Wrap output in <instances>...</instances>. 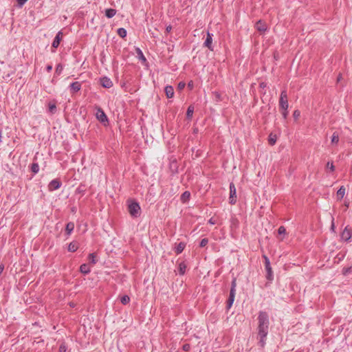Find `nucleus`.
<instances>
[{
    "mask_svg": "<svg viewBox=\"0 0 352 352\" xmlns=\"http://www.w3.org/2000/svg\"><path fill=\"white\" fill-rule=\"evenodd\" d=\"M62 183L59 179H54L52 180L48 184V190L54 191L60 188Z\"/></svg>",
    "mask_w": 352,
    "mask_h": 352,
    "instance_id": "nucleus-7",
    "label": "nucleus"
},
{
    "mask_svg": "<svg viewBox=\"0 0 352 352\" xmlns=\"http://www.w3.org/2000/svg\"><path fill=\"white\" fill-rule=\"evenodd\" d=\"M235 294L236 293L235 292H230V294H229V297H228V299L227 300V309H229L231 308V307L232 306V304L234 301V298H235Z\"/></svg>",
    "mask_w": 352,
    "mask_h": 352,
    "instance_id": "nucleus-14",
    "label": "nucleus"
},
{
    "mask_svg": "<svg viewBox=\"0 0 352 352\" xmlns=\"http://www.w3.org/2000/svg\"><path fill=\"white\" fill-rule=\"evenodd\" d=\"M212 36H213V34L212 33H210L209 32H208L206 39L205 42L204 43V46L208 47L211 51H213Z\"/></svg>",
    "mask_w": 352,
    "mask_h": 352,
    "instance_id": "nucleus-9",
    "label": "nucleus"
},
{
    "mask_svg": "<svg viewBox=\"0 0 352 352\" xmlns=\"http://www.w3.org/2000/svg\"><path fill=\"white\" fill-rule=\"evenodd\" d=\"M186 244L183 242H180L177 245L175 248V252L177 254H181L184 250Z\"/></svg>",
    "mask_w": 352,
    "mask_h": 352,
    "instance_id": "nucleus-19",
    "label": "nucleus"
},
{
    "mask_svg": "<svg viewBox=\"0 0 352 352\" xmlns=\"http://www.w3.org/2000/svg\"><path fill=\"white\" fill-rule=\"evenodd\" d=\"M341 239L344 241H349L351 237V230L346 227L341 233Z\"/></svg>",
    "mask_w": 352,
    "mask_h": 352,
    "instance_id": "nucleus-10",
    "label": "nucleus"
},
{
    "mask_svg": "<svg viewBox=\"0 0 352 352\" xmlns=\"http://www.w3.org/2000/svg\"><path fill=\"white\" fill-rule=\"evenodd\" d=\"M80 272L83 274H88L91 272V269L88 264L84 263L80 266Z\"/></svg>",
    "mask_w": 352,
    "mask_h": 352,
    "instance_id": "nucleus-16",
    "label": "nucleus"
},
{
    "mask_svg": "<svg viewBox=\"0 0 352 352\" xmlns=\"http://www.w3.org/2000/svg\"><path fill=\"white\" fill-rule=\"evenodd\" d=\"M288 109H280V111H281V113H282V116L283 117V118L285 120L287 119V116H288V111H287Z\"/></svg>",
    "mask_w": 352,
    "mask_h": 352,
    "instance_id": "nucleus-37",
    "label": "nucleus"
},
{
    "mask_svg": "<svg viewBox=\"0 0 352 352\" xmlns=\"http://www.w3.org/2000/svg\"><path fill=\"white\" fill-rule=\"evenodd\" d=\"M286 232V229L284 226H281L278 229V233L279 234H283Z\"/></svg>",
    "mask_w": 352,
    "mask_h": 352,
    "instance_id": "nucleus-38",
    "label": "nucleus"
},
{
    "mask_svg": "<svg viewBox=\"0 0 352 352\" xmlns=\"http://www.w3.org/2000/svg\"><path fill=\"white\" fill-rule=\"evenodd\" d=\"M339 142V134L337 132H334L331 136V143L338 144Z\"/></svg>",
    "mask_w": 352,
    "mask_h": 352,
    "instance_id": "nucleus-28",
    "label": "nucleus"
},
{
    "mask_svg": "<svg viewBox=\"0 0 352 352\" xmlns=\"http://www.w3.org/2000/svg\"><path fill=\"white\" fill-rule=\"evenodd\" d=\"M62 36H63V33L60 31L56 34V35L52 42V47L57 48L58 47V45H60V42L62 39Z\"/></svg>",
    "mask_w": 352,
    "mask_h": 352,
    "instance_id": "nucleus-12",
    "label": "nucleus"
},
{
    "mask_svg": "<svg viewBox=\"0 0 352 352\" xmlns=\"http://www.w3.org/2000/svg\"><path fill=\"white\" fill-rule=\"evenodd\" d=\"M136 53L138 54V57L140 60H142L143 62H146V59L142 52V50L140 48H136Z\"/></svg>",
    "mask_w": 352,
    "mask_h": 352,
    "instance_id": "nucleus-24",
    "label": "nucleus"
},
{
    "mask_svg": "<svg viewBox=\"0 0 352 352\" xmlns=\"http://www.w3.org/2000/svg\"><path fill=\"white\" fill-rule=\"evenodd\" d=\"M140 206L137 201H131L128 206L129 214L133 217H138L140 215Z\"/></svg>",
    "mask_w": 352,
    "mask_h": 352,
    "instance_id": "nucleus-2",
    "label": "nucleus"
},
{
    "mask_svg": "<svg viewBox=\"0 0 352 352\" xmlns=\"http://www.w3.org/2000/svg\"><path fill=\"white\" fill-rule=\"evenodd\" d=\"M67 346L65 342H63L59 346L58 352H66Z\"/></svg>",
    "mask_w": 352,
    "mask_h": 352,
    "instance_id": "nucleus-36",
    "label": "nucleus"
},
{
    "mask_svg": "<svg viewBox=\"0 0 352 352\" xmlns=\"http://www.w3.org/2000/svg\"><path fill=\"white\" fill-rule=\"evenodd\" d=\"M263 258L264 259V263H265V270L267 272V274H266V278L268 280H272L273 278H274V276H273V272H272V269L271 267V265H270V259L269 258L263 254Z\"/></svg>",
    "mask_w": 352,
    "mask_h": 352,
    "instance_id": "nucleus-3",
    "label": "nucleus"
},
{
    "mask_svg": "<svg viewBox=\"0 0 352 352\" xmlns=\"http://www.w3.org/2000/svg\"><path fill=\"white\" fill-rule=\"evenodd\" d=\"M256 29L260 32H264L267 30V25L265 22L259 20L256 23Z\"/></svg>",
    "mask_w": 352,
    "mask_h": 352,
    "instance_id": "nucleus-13",
    "label": "nucleus"
},
{
    "mask_svg": "<svg viewBox=\"0 0 352 352\" xmlns=\"http://www.w3.org/2000/svg\"><path fill=\"white\" fill-rule=\"evenodd\" d=\"M20 6H23L28 0H16Z\"/></svg>",
    "mask_w": 352,
    "mask_h": 352,
    "instance_id": "nucleus-46",
    "label": "nucleus"
},
{
    "mask_svg": "<svg viewBox=\"0 0 352 352\" xmlns=\"http://www.w3.org/2000/svg\"><path fill=\"white\" fill-rule=\"evenodd\" d=\"M327 167L329 168L331 171H334V170H335V166H334L333 162H327Z\"/></svg>",
    "mask_w": 352,
    "mask_h": 352,
    "instance_id": "nucleus-41",
    "label": "nucleus"
},
{
    "mask_svg": "<svg viewBox=\"0 0 352 352\" xmlns=\"http://www.w3.org/2000/svg\"><path fill=\"white\" fill-rule=\"evenodd\" d=\"M341 78H342L341 74H339L338 76L337 80L339 81L341 79Z\"/></svg>",
    "mask_w": 352,
    "mask_h": 352,
    "instance_id": "nucleus-53",
    "label": "nucleus"
},
{
    "mask_svg": "<svg viewBox=\"0 0 352 352\" xmlns=\"http://www.w3.org/2000/svg\"><path fill=\"white\" fill-rule=\"evenodd\" d=\"M117 33L121 38H124L126 36V30L123 28H118Z\"/></svg>",
    "mask_w": 352,
    "mask_h": 352,
    "instance_id": "nucleus-27",
    "label": "nucleus"
},
{
    "mask_svg": "<svg viewBox=\"0 0 352 352\" xmlns=\"http://www.w3.org/2000/svg\"><path fill=\"white\" fill-rule=\"evenodd\" d=\"M190 197V192L189 191H185L184 192L180 197V200L182 203L187 202Z\"/></svg>",
    "mask_w": 352,
    "mask_h": 352,
    "instance_id": "nucleus-21",
    "label": "nucleus"
},
{
    "mask_svg": "<svg viewBox=\"0 0 352 352\" xmlns=\"http://www.w3.org/2000/svg\"><path fill=\"white\" fill-rule=\"evenodd\" d=\"M236 279L234 278L231 283V288L230 292H233L236 293Z\"/></svg>",
    "mask_w": 352,
    "mask_h": 352,
    "instance_id": "nucleus-34",
    "label": "nucleus"
},
{
    "mask_svg": "<svg viewBox=\"0 0 352 352\" xmlns=\"http://www.w3.org/2000/svg\"><path fill=\"white\" fill-rule=\"evenodd\" d=\"M3 270H4V265L3 264H1L0 265V276L1 275Z\"/></svg>",
    "mask_w": 352,
    "mask_h": 352,
    "instance_id": "nucleus-49",
    "label": "nucleus"
},
{
    "mask_svg": "<svg viewBox=\"0 0 352 352\" xmlns=\"http://www.w3.org/2000/svg\"><path fill=\"white\" fill-rule=\"evenodd\" d=\"M120 302L123 304V305H126L128 304L129 302H130V298L129 296L127 295H124L121 297L120 298Z\"/></svg>",
    "mask_w": 352,
    "mask_h": 352,
    "instance_id": "nucleus-32",
    "label": "nucleus"
},
{
    "mask_svg": "<svg viewBox=\"0 0 352 352\" xmlns=\"http://www.w3.org/2000/svg\"><path fill=\"white\" fill-rule=\"evenodd\" d=\"M208 223L211 225H214L216 224L217 223V221L214 219V218H210L209 220H208Z\"/></svg>",
    "mask_w": 352,
    "mask_h": 352,
    "instance_id": "nucleus-45",
    "label": "nucleus"
},
{
    "mask_svg": "<svg viewBox=\"0 0 352 352\" xmlns=\"http://www.w3.org/2000/svg\"><path fill=\"white\" fill-rule=\"evenodd\" d=\"M46 70L47 72H51V71L52 70V66L51 65H47Z\"/></svg>",
    "mask_w": 352,
    "mask_h": 352,
    "instance_id": "nucleus-48",
    "label": "nucleus"
},
{
    "mask_svg": "<svg viewBox=\"0 0 352 352\" xmlns=\"http://www.w3.org/2000/svg\"><path fill=\"white\" fill-rule=\"evenodd\" d=\"M229 203L230 204H235L236 202V190L234 183L230 184V197Z\"/></svg>",
    "mask_w": 352,
    "mask_h": 352,
    "instance_id": "nucleus-6",
    "label": "nucleus"
},
{
    "mask_svg": "<svg viewBox=\"0 0 352 352\" xmlns=\"http://www.w3.org/2000/svg\"><path fill=\"white\" fill-rule=\"evenodd\" d=\"M346 189L342 186L337 191V197L338 200H341L345 195Z\"/></svg>",
    "mask_w": 352,
    "mask_h": 352,
    "instance_id": "nucleus-22",
    "label": "nucleus"
},
{
    "mask_svg": "<svg viewBox=\"0 0 352 352\" xmlns=\"http://www.w3.org/2000/svg\"><path fill=\"white\" fill-rule=\"evenodd\" d=\"M172 30V26L170 25L166 26V32L167 33H169Z\"/></svg>",
    "mask_w": 352,
    "mask_h": 352,
    "instance_id": "nucleus-47",
    "label": "nucleus"
},
{
    "mask_svg": "<svg viewBox=\"0 0 352 352\" xmlns=\"http://www.w3.org/2000/svg\"><path fill=\"white\" fill-rule=\"evenodd\" d=\"M186 269V263L184 262H181L179 264V267H178L179 274L184 275L185 274Z\"/></svg>",
    "mask_w": 352,
    "mask_h": 352,
    "instance_id": "nucleus-23",
    "label": "nucleus"
},
{
    "mask_svg": "<svg viewBox=\"0 0 352 352\" xmlns=\"http://www.w3.org/2000/svg\"><path fill=\"white\" fill-rule=\"evenodd\" d=\"M164 91H165L166 96L168 98H171L173 97L174 89L172 86H170V85L166 86V87L164 89Z\"/></svg>",
    "mask_w": 352,
    "mask_h": 352,
    "instance_id": "nucleus-15",
    "label": "nucleus"
},
{
    "mask_svg": "<svg viewBox=\"0 0 352 352\" xmlns=\"http://www.w3.org/2000/svg\"><path fill=\"white\" fill-rule=\"evenodd\" d=\"M74 229V223L73 222H69L67 223L65 227V232L67 236H69Z\"/></svg>",
    "mask_w": 352,
    "mask_h": 352,
    "instance_id": "nucleus-17",
    "label": "nucleus"
},
{
    "mask_svg": "<svg viewBox=\"0 0 352 352\" xmlns=\"http://www.w3.org/2000/svg\"><path fill=\"white\" fill-rule=\"evenodd\" d=\"M31 170L34 174L38 173V172L39 171V166H38V163H32V164Z\"/></svg>",
    "mask_w": 352,
    "mask_h": 352,
    "instance_id": "nucleus-30",
    "label": "nucleus"
},
{
    "mask_svg": "<svg viewBox=\"0 0 352 352\" xmlns=\"http://www.w3.org/2000/svg\"><path fill=\"white\" fill-rule=\"evenodd\" d=\"M300 111L298 110H295L293 113V116L295 120H297L298 119V118L300 117Z\"/></svg>",
    "mask_w": 352,
    "mask_h": 352,
    "instance_id": "nucleus-40",
    "label": "nucleus"
},
{
    "mask_svg": "<svg viewBox=\"0 0 352 352\" xmlns=\"http://www.w3.org/2000/svg\"><path fill=\"white\" fill-rule=\"evenodd\" d=\"M214 94L217 101H221V94L220 93L216 91V92L214 93Z\"/></svg>",
    "mask_w": 352,
    "mask_h": 352,
    "instance_id": "nucleus-44",
    "label": "nucleus"
},
{
    "mask_svg": "<svg viewBox=\"0 0 352 352\" xmlns=\"http://www.w3.org/2000/svg\"><path fill=\"white\" fill-rule=\"evenodd\" d=\"M208 243V239L207 238L202 239L199 243L200 248H204Z\"/></svg>",
    "mask_w": 352,
    "mask_h": 352,
    "instance_id": "nucleus-35",
    "label": "nucleus"
},
{
    "mask_svg": "<svg viewBox=\"0 0 352 352\" xmlns=\"http://www.w3.org/2000/svg\"><path fill=\"white\" fill-rule=\"evenodd\" d=\"M48 107H49V111L51 113L54 114L56 112V104L54 103H53V104L52 103H49Z\"/></svg>",
    "mask_w": 352,
    "mask_h": 352,
    "instance_id": "nucleus-33",
    "label": "nucleus"
},
{
    "mask_svg": "<svg viewBox=\"0 0 352 352\" xmlns=\"http://www.w3.org/2000/svg\"><path fill=\"white\" fill-rule=\"evenodd\" d=\"M279 108L280 109H288V98H287V93L285 90H283L280 93V98H279Z\"/></svg>",
    "mask_w": 352,
    "mask_h": 352,
    "instance_id": "nucleus-4",
    "label": "nucleus"
},
{
    "mask_svg": "<svg viewBox=\"0 0 352 352\" xmlns=\"http://www.w3.org/2000/svg\"><path fill=\"white\" fill-rule=\"evenodd\" d=\"M186 83L184 82H179L177 85V89L181 91L184 89Z\"/></svg>",
    "mask_w": 352,
    "mask_h": 352,
    "instance_id": "nucleus-39",
    "label": "nucleus"
},
{
    "mask_svg": "<svg viewBox=\"0 0 352 352\" xmlns=\"http://www.w3.org/2000/svg\"><path fill=\"white\" fill-rule=\"evenodd\" d=\"M265 86H266V85H265L264 82H261V83L260 84V87H262V88L265 87Z\"/></svg>",
    "mask_w": 352,
    "mask_h": 352,
    "instance_id": "nucleus-52",
    "label": "nucleus"
},
{
    "mask_svg": "<svg viewBox=\"0 0 352 352\" xmlns=\"http://www.w3.org/2000/svg\"><path fill=\"white\" fill-rule=\"evenodd\" d=\"M116 10L113 8H108L105 10V16L107 18L111 19L116 15Z\"/></svg>",
    "mask_w": 352,
    "mask_h": 352,
    "instance_id": "nucleus-20",
    "label": "nucleus"
},
{
    "mask_svg": "<svg viewBox=\"0 0 352 352\" xmlns=\"http://www.w3.org/2000/svg\"><path fill=\"white\" fill-rule=\"evenodd\" d=\"M88 258L93 265L96 264L97 262L96 255L95 253L89 254L88 256Z\"/></svg>",
    "mask_w": 352,
    "mask_h": 352,
    "instance_id": "nucleus-29",
    "label": "nucleus"
},
{
    "mask_svg": "<svg viewBox=\"0 0 352 352\" xmlns=\"http://www.w3.org/2000/svg\"><path fill=\"white\" fill-rule=\"evenodd\" d=\"M188 86L192 89L193 87L192 81H190V82H188Z\"/></svg>",
    "mask_w": 352,
    "mask_h": 352,
    "instance_id": "nucleus-51",
    "label": "nucleus"
},
{
    "mask_svg": "<svg viewBox=\"0 0 352 352\" xmlns=\"http://www.w3.org/2000/svg\"><path fill=\"white\" fill-rule=\"evenodd\" d=\"M100 84L104 88H111L113 86V82L110 78L104 76L100 78Z\"/></svg>",
    "mask_w": 352,
    "mask_h": 352,
    "instance_id": "nucleus-11",
    "label": "nucleus"
},
{
    "mask_svg": "<svg viewBox=\"0 0 352 352\" xmlns=\"http://www.w3.org/2000/svg\"><path fill=\"white\" fill-rule=\"evenodd\" d=\"M82 83L78 81L74 82L69 86V92L71 94H74L81 89Z\"/></svg>",
    "mask_w": 352,
    "mask_h": 352,
    "instance_id": "nucleus-8",
    "label": "nucleus"
},
{
    "mask_svg": "<svg viewBox=\"0 0 352 352\" xmlns=\"http://www.w3.org/2000/svg\"><path fill=\"white\" fill-rule=\"evenodd\" d=\"M76 193L84 194V192H85V189H83V188H82V186L80 185V186H78V187L77 188V189L76 190Z\"/></svg>",
    "mask_w": 352,
    "mask_h": 352,
    "instance_id": "nucleus-42",
    "label": "nucleus"
},
{
    "mask_svg": "<svg viewBox=\"0 0 352 352\" xmlns=\"http://www.w3.org/2000/svg\"><path fill=\"white\" fill-rule=\"evenodd\" d=\"M194 112V107L192 105H190L186 111V117L188 119H190L192 116Z\"/></svg>",
    "mask_w": 352,
    "mask_h": 352,
    "instance_id": "nucleus-26",
    "label": "nucleus"
},
{
    "mask_svg": "<svg viewBox=\"0 0 352 352\" xmlns=\"http://www.w3.org/2000/svg\"><path fill=\"white\" fill-rule=\"evenodd\" d=\"M182 349L185 351H188L190 349V345L189 344H185L183 345Z\"/></svg>",
    "mask_w": 352,
    "mask_h": 352,
    "instance_id": "nucleus-43",
    "label": "nucleus"
},
{
    "mask_svg": "<svg viewBox=\"0 0 352 352\" xmlns=\"http://www.w3.org/2000/svg\"><path fill=\"white\" fill-rule=\"evenodd\" d=\"M63 70V65L61 63H58L55 69V74L60 75Z\"/></svg>",
    "mask_w": 352,
    "mask_h": 352,
    "instance_id": "nucleus-31",
    "label": "nucleus"
},
{
    "mask_svg": "<svg viewBox=\"0 0 352 352\" xmlns=\"http://www.w3.org/2000/svg\"><path fill=\"white\" fill-rule=\"evenodd\" d=\"M269 144L272 146L274 145L276 142V135L272 133H270L268 137Z\"/></svg>",
    "mask_w": 352,
    "mask_h": 352,
    "instance_id": "nucleus-25",
    "label": "nucleus"
},
{
    "mask_svg": "<svg viewBox=\"0 0 352 352\" xmlns=\"http://www.w3.org/2000/svg\"><path fill=\"white\" fill-rule=\"evenodd\" d=\"M96 116V118L104 126L109 123L107 116L101 107H97Z\"/></svg>",
    "mask_w": 352,
    "mask_h": 352,
    "instance_id": "nucleus-5",
    "label": "nucleus"
},
{
    "mask_svg": "<svg viewBox=\"0 0 352 352\" xmlns=\"http://www.w3.org/2000/svg\"><path fill=\"white\" fill-rule=\"evenodd\" d=\"M269 316L267 312L261 311L258 316L257 339L258 344L263 348L266 344V338L269 332Z\"/></svg>",
    "mask_w": 352,
    "mask_h": 352,
    "instance_id": "nucleus-1",
    "label": "nucleus"
},
{
    "mask_svg": "<svg viewBox=\"0 0 352 352\" xmlns=\"http://www.w3.org/2000/svg\"><path fill=\"white\" fill-rule=\"evenodd\" d=\"M333 218L332 219V223H331V230L334 231V229H335V224H334V222H333Z\"/></svg>",
    "mask_w": 352,
    "mask_h": 352,
    "instance_id": "nucleus-50",
    "label": "nucleus"
},
{
    "mask_svg": "<svg viewBox=\"0 0 352 352\" xmlns=\"http://www.w3.org/2000/svg\"><path fill=\"white\" fill-rule=\"evenodd\" d=\"M78 249V243L76 241L71 242L68 245V251L74 252Z\"/></svg>",
    "mask_w": 352,
    "mask_h": 352,
    "instance_id": "nucleus-18",
    "label": "nucleus"
}]
</instances>
